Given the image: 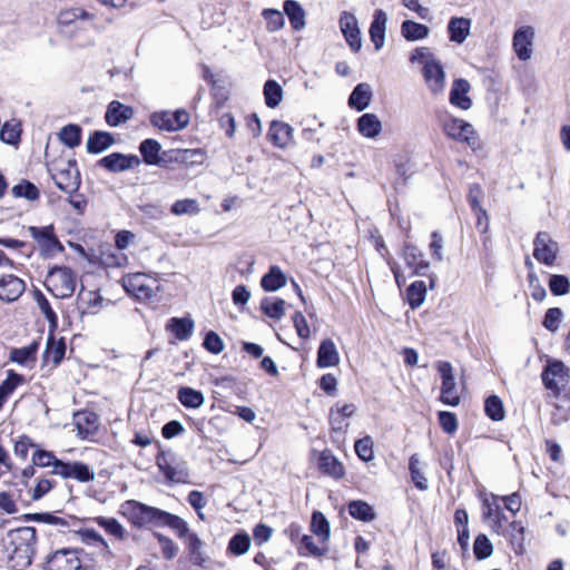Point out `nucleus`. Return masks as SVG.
I'll use <instances>...</instances> for the list:
<instances>
[{
	"instance_id": "nucleus-43",
	"label": "nucleus",
	"mask_w": 570,
	"mask_h": 570,
	"mask_svg": "<svg viewBox=\"0 0 570 570\" xmlns=\"http://www.w3.org/2000/svg\"><path fill=\"white\" fill-rule=\"evenodd\" d=\"M425 295H426L425 283L423 281L413 282L406 291V298H407V302H409V305L411 306V308H413V309L419 308L423 304V302L425 299Z\"/></svg>"
},
{
	"instance_id": "nucleus-63",
	"label": "nucleus",
	"mask_w": 570,
	"mask_h": 570,
	"mask_svg": "<svg viewBox=\"0 0 570 570\" xmlns=\"http://www.w3.org/2000/svg\"><path fill=\"white\" fill-rule=\"evenodd\" d=\"M355 452L362 461L368 462L373 459V441L370 436H365L355 442Z\"/></svg>"
},
{
	"instance_id": "nucleus-11",
	"label": "nucleus",
	"mask_w": 570,
	"mask_h": 570,
	"mask_svg": "<svg viewBox=\"0 0 570 570\" xmlns=\"http://www.w3.org/2000/svg\"><path fill=\"white\" fill-rule=\"evenodd\" d=\"M81 560L77 550L61 549L53 552L47 560L46 570H80Z\"/></svg>"
},
{
	"instance_id": "nucleus-4",
	"label": "nucleus",
	"mask_w": 570,
	"mask_h": 570,
	"mask_svg": "<svg viewBox=\"0 0 570 570\" xmlns=\"http://www.w3.org/2000/svg\"><path fill=\"white\" fill-rule=\"evenodd\" d=\"M46 285L57 298H68L76 289V275L69 267L56 266L49 271Z\"/></svg>"
},
{
	"instance_id": "nucleus-29",
	"label": "nucleus",
	"mask_w": 570,
	"mask_h": 570,
	"mask_svg": "<svg viewBox=\"0 0 570 570\" xmlns=\"http://www.w3.org/2000/svg\"><path fill=\"white\" fill-rule=\"evenodd\" d=\"M372 99V88L368 83H358L348 98V105L358 111L366 109Z\"/></svg>"
},
{
	"instance_id": "nucleus-30",
	"label": "nucleus",
	"mask_w": 570,
	"mask_h": 570,
	"mask_svg": "<svg viewBox=\"0 0 570 570\" xmlns=\"http://www.w3.org/2000/svg\"><path fill=\"white\" fill-rule=\"evenodd\" d=\"M66 353V345L62 340H56L50 336L47 342L46 350L43 352V362L46 364L51 363L52 366H57L63 358Z\"/></svg>"
},
{
	"instance_id": "nucleus-2",
	"label": "nucleus",
	"mask_w": 570,
	"mask_h": 570,
	"mask_svg": "<svg viewBox=\"0 0 570 570\" xmlns=\"http://www.w3.org/2000/svg\"><path fill=\"white\" fill-rule=\"evenodd\" d=\"M165 512L136 500H127L119 507V513L136 528L161 525Z\"/></svg>"
},
{
	"instance_id": "nucleus-23",
	"label": "nucleus",
	"mask_w": 570,
	"mask_h": 570,
	"mask_svg": "<svg viewBox=\"0 0 570 570\" xmlns=\"http://www.w3.org/2000/svg\"><path fill=\"white\" fill-rule=\"evenodd\" d=\"M267 136L274 146L285 148L293 139V128L286 122L274 120L271 122Z\"/></svg>"
},
{
	"instance_id": "nucleus-36",
	"label": "nucleus",
	"mask_w": 570,
	"mask_h": 570,
	"mask_svg": "<svg viewBox=\"0 0 570 570\" xmlns=\"http://www.w3.org/2000/svg\"><path fill=\"white\" fill-rule=\"evenodd\" d=\"M177 399L188 409H199L205 402V397L200 391L187 386H183L178 390Z\"/></svg>"
},
{
	"instance_id": "nucleus-1",
	"label": "nucleus",
	"mask_w": 570,
	"mask_h": 570,
	"mask_svg": "<svg viewBox=\"0 0 570 570\" xmlns=\"http://www.w3.org/2000/svg\"><path fill=\"white\" fill-rule=\"evenodd\" d=\"M7 552L12 568L22 570L29 567L36 552L37 533L32 527H22L8 533Z\"/></svg>"
},
{
	"instance_id": "nucleus-5",
	"label": "nucleus",
	"mask_w": 570,
	"mask_h": 570,
	"mask_svg": "<svg viewBox=\"0 0 570 570\" xmlns=\"http://www.w3.org/2000/svg\"><path fill=\"white\" fill-rule=\"evenodd\" d=\"M159 470L171 483H184L188 479L186 462L173 451H163L156 458Z\"/></svg>"
},
{
	"instance_id": "nucleus-9",
	"label": "nucleus",
	"mask_w": 570,
	"mask_h": 570,
	"mask_svg": "<svg viewBox=\"0 0 570 570\" xmlns=\"http://www.w3.org/2000/svg\"><path fill=\"white\" fill-rule=\"evenodd\" d=\"M28 230L31 237L38 243L43 256L51 257L63 250L62 244L55 235L52 225L43 227L30 226Z\"/></svg>"
},
{
	"instance_id": "nucleus-24",
	"label": "nucleus",
	"mask_w": 570,
	"mask_h": 570,
	"mask_svg": "<svg viewBox=\"0 0 570 570\" xmlns=\"http://www.w3.org/2000/svg\"><path fill=\"white\" fill-rule=\"evenodd\" d=\"M132 116L134 109L131 107L114 100L107 107L105 119L109 126L117 127L131 119Z\"/></svg>"
},
{
	"instance_id": "nucleus-38",
	"label": "nucleus",
	"mask_w": 570,
	"mask_h": 570,
	"mask_svg": "<svg viewBox=\"0 0 570 570\" xmlns=\"http://www.w3.org/2000/svg\"><path fill=\"white\" fill-rule=\"evenodd\" d=\"M286 284V277L282 269L277 266H272L269 272L265 274L261 281L262 287L267 292H275Z\"/></svg>"
},
{
	"instance_id": "nucleus-31",
	"label": "nucleus",
	"mask_w": 570,
	"mask_h": 570,
	"mask_svg": "<svg viewBox=\"0 0 570 570\" xmlns=\"http://www.w3.org/2000/svg\"><path fill=\"white\" fill-rule=\"evenodd\" d=\"M139 151L147 165H159L161 161V145L156 139H145L139 145Z\"/></svg>"
},
{
	"instance_id": "nucleus-25",
	"label": "nucleus",
	"mask_w": 570,
	"mask_h": 570,
	"mask_svg": "<svg viewBox=\"0 0 570 570\" xmlns=\"http://www.w3.org/2000/svg\"><path fill=\"white\" fill-rule=\"evenodd\" d=\"M386 22V13L381 9L375 10L373 14V21L370 26V38L376 50L382 49L384 46Z\"/></svg>"
},
{
	"instance_id": "nucleus-35",
	"label": "nucleus",
	"mask_w": 570,
	"mask_h": 570,
	"mask_svg": "<svg viewBox=\"0 0 570 570\" xmlns=\"http://www.w3.org/2000/svg\"><path fill=\"white\" fill-rule=\"evenodd\" d=\"M284 11L289 19L293 29L301 30L305 27V12L297 1L286 0L284 2Z\"/></svg>"
},
{
	"instance_id": "nucleus-52",
	"label": "nucleus",
	"mask_w": 570,
	"mask_h": 570,
	"mask_svg": "<svg viewBox=\"0 0 570 570\" xmlns=\"http://www.w3.org/2000/svg\"><path fill=\"white\" fill-rule=\"evenodd\" d=\"M37 348V343H32L29 346L22 348H14L11 352V360L21 365L28 366L30 363L35 362Z\"/></svg>"
},
{
	"instance_id": "nucleus-10",
	"label": "nucleus",
	"mask_w": 570,
	"mask_h": 570,
	"mask_svg": "<svg viewBox=\"0 0 570 570\" xmlns=\"http://www.w3.org/2000/svg\"><path fill=\"white\" fill-rule=\"evenodd\" d=\"M150 124L160 130L178 131L189 124V114L184 109L174 112L157 111L151 114Z\"/></svg>"
},
{
	"instance_id": "nucleus-47",
	"label": "nucleus",
	"mask_w": 570,
	"mask_h": 570,
	"mask_svg": "<svg viewBox=\"0 0 570 570\" xmlns=\"http://www.w3.org/2000/svg\"><path fill=\"white\" fill-rule=\"evenodd\" d=\"M167 327L175 334V336L178 340L185 341L193 333L194 322L191 320H187V318L174 317L170 320V323L168 324Z\"/></svg>"
},
{
	"instance_id": "nucleus-26",
	"label": "nucleus",
	"mask_w": 570,
	"mask_h": 570,
	"mask_svg": "<svg viewBox=\"0 0 570 570\" xmlns=\"http://www.w3.org/2000/svg\"><path fill=\"white\" fill-rule=\"evenodd\" d=\"M470 88L468 80L462 78L454 80L450 91V102L462 110H468L472 105L468 96Z\"/></svg>"
},
{
	"instance_id": "nucleus-27",
	"label": "nucleus",
	"mask_w": 570,
	"mask_h": 570,
	"mask_svg": "<svg viewBox=\"0 0 570 570\" xmlns=\"http://www.w3.org/2000/svg\"><path fill=\"white\" fill-rule=\"evenodd\" d=\"M340 363L338 352L332 340H324L317 351L318 367H333Z\"/></svg>"
},
{
	"instance_id": "nucleus-39",
	"label": "nucleus",
	"mask_w": 570,
	"mask_h": 570,
	"mask_svg": "<svg viewBox=\"0 0 570 570\" xmlns=\"http://www.w3.org/2000/svg\"><path fill=\"white\" fill-rule=\"evenodd\" d=\"M501 534H504L515 552H521L524 542V528L520 522L513 521L509 523L508 528L503 530Z\"/></svg>"
},
{
	"instance_id": "nucleus-54",
	"label": "nucleus",
	"mask_w": 570,
	"mask_h": 570,
	"mask_svg": "<svg viewBox=\"0 0 570 570\" xmlns=\"http://www.w3.org/2000/svg\"><path fill=\"white\" fill-rule=\"evenodd\" d=\"M170 210L174 215L177 216L197 215L200 212V207L196 199L186 198L175 202Z\"/></svg>"
},
{
	"instance_id": "nucleus-12",
	"label": "nucleus",
	"mask_w": 570,
	"mask_h": 570,
	"mask_svg": "<svg viewBox=\"0 0 570 570\" xmlns=\"http://www.w3.org/2000/svg\"><path fill=\"white\" fill-rule=\"evenodd\" d=\"M122 283L126 292L137 299L147 301L155 295L153 286L142 273L129 274L124 277Z\"/></svg>"
},
{
	"instance_id": "nucleus-3",
	"label": "nucleus",
	"mask_w": 570,
	"mask_h": 570,
	"mask_svg": "<svg viewBox=\"0 0 570 570\" xmlns=\"http://www.w3.org/2000/svg\"><path fill=\"white\" fill-rule=\"evenodd\" d=\"M51 177L56 186L66 194H75L78 191L81 178L73 159L56 160L49 168Z\"/></svg>"
},
{
	"instance_id": "nucleus-22",
	"label": "nucleus",
	"mask_w": 570,
	"mask_h": 570,
	"mask_svg": "<svg viewBox=\"0 0 570 570\" xmlns=\"http://www.w3.org/2000/svg\"><path fill=\"white\" fill-rule=\"evenodd\" d=\"M317 465L324 474L334 479H341L345 474L343 464L330 450H324L318 454Z\"/></svg>"
},
{
	"instance_id": "nucleus-21",
	"label": "nucleus",
	"mask_w": 570,
	"mask_h": 570,
	"mask_svg": "<svg viewBox=\"0 0 570 570\" xmlns=\"http://www.w3.org/2000/svg\"><path fill=\"white\" fill-rule=\"evenodd\" d=\"M406 266L413 269V274L419 276L426 275L430 263L424 259L423 253L412 244H405L402 252Z\"/></svg>"
},
{
	"instance_id": "nucleus-55",
	"label": "nucleus",
	"mask_w": 570,
	"mask_h": 570,
	"mask_svg": "<svg viewBox=\"0 0 570 570\" xmlns=\"http://www.w3.org/2000/svg\"><path fill=\"white\" fill-rule=\"evenodd\" d=\"M250 547V538L247 533H236L228 542V551L235 556H242L248 551Z\"/></svg>"
},
{
	"instance_id": "nucleus-15",
	"label": "nucleus",
	"mask_w": 570,
	"mask_h": 570,
	"mask_svg": "<svg viewBox=\"0 0 570 570\" xmlns=\"http://www.w3.org/2000/svg\"><path fill=\"white\" fill-rule=\"evenodd\" d=\"M340 28L350 48L357 52L362 47V38L356 17L343 11L340 17Z\"/></svg>"
},
{
	"instance_id": "nucleus-53",
	"label": "nucleus",
	"mask_w": 570,
	"mask_h": 570,
	"mask_svg": "<svg viewBox=\"0 0 570 570\" xmlns=\"http://www.w3.org/2000/svg\"><path fill=\"white\" fill-rule=\"evenodd\" d=\"M79 298L81 303L86 305V311L88 313L95 314L102 307L104 298L96 291L85 292L83 289H81Z\"/></svg>"
},
{
	"instance_id": "nucleus-58",
	"label": "nucleus",
	"mask_w": 570,
	"mask_h": 570,
	"mask_svg": "<svg viewBox=\"0 0 570 570\" xmlns=\"http://www.w3.org/2000/svg\"><path fill=\"white\" fill-rule=\"evenodd\" d=\"M485 414L493 421H501L504 419V409L502 401L497 395H491L484 403Z\"/></svg>"
},
{
	"instance_id": "nucleus-44",
	"label": "nucleus",
	"mask_w": 570,
	"mask_h": 570,
	"mask_svg": "<svg viewBox=\"0 0 570 570\" xmlns=\"http://www.w3.org/2000/svg\"><path fill=\"white\" fill-rule=\"evenodd\" d=\"M63 463L62 460L56 458V455L46 450H37L32 454V464L40 468L51 466V473L57 475L58 464Z\"/></svg>"
},
{
	"instance_id": "nucleus-50",
	"label": "nucleus",
	"mask_w": 570,
	"mask_h": 570,
	"mask_svg": "<svg viewBox=\"0 0 570 570\" xmlns=\"http://www.w3.org/2000/svg\"><path fill=\"white\" fill-rule=\"evenodd\" d=\"M499 500L500 497L493 493L482 499V518L484 521L490 522L502 510Z\"/></svg>"
},
{
	"instance_id": "nucleus-64",
	"label": "nucleus",
	"mask_w": 570,
	"mask_h": 570,
	"mask_svg": "<svg viewBox=\"0 0 570 570\" xmlns=\"http://www.w3.org/2000/svg\"><path fill=\"white\" fill-rule=\"evenodd\" d=\"M549 287L553 295L560 296L569 292L570 283L564 275H552L549 281Z\"/></svg>"
},
{
	"instance_id": "nucleus-49",
	"label": "nucleus",
	"mask_w": 570,
	"mask_h": 570,
	"mask_svg": "<svg viewBox=\"0 0 570 570\" xmlns=\"http://www.w3.org/2000/svg\"><path fill=\"white\" fill-rule=\"evenodd\" d=\"M11 193L16 198H26L30 202L37 200L40 195L37 186L29 180H21L14 185Z\"/></svg>"
},
{
	"instance_id": "nucleus-61",
	"label": "nucleus",
	"mask_w": 570,
	"mask_h": 570,
	"mask_svg": "<svg viewBox=\"0 0 570 570\" xmlns=\"http://www.w3.org/2000/svg\"><path fill=\"white\" fill-rule=\"evenodd\" d=\"M482 196V189L480 185L473 184L470 186L468 199L474 212L478 213V220L481 222L482 217L487 218V212L481 207L480 197Z\"/></svg>"
},
{
	"instance_id": "nucleus-16",
	"label": "nucleus",
	"mask_w": 570,
	"mask_h": 570,
	"mask_svg": "<svg viewBox=\"0 0 570 570\" xmlns=\"http://www.w3.org/2000/svg\"><path fill=\"white\" fill-rule=\"evenodd\" d=\"M98 165L111 173H121L139 166L140 159L136 155L112 153L99 159Z\"/></svg>"
},
{
	"instance_id": "nucleus-59",
	"label": "nucleus",
	"mask_w": 570,
	"mask_h": 570,
	"mask_svg": "<svg viewBox=\"0 0 570 570\" xmlns=\"http://www.w3.org/2000/svg\"><path fill=\"white\" fill-rule=\"evenodd\" d=\"M60 140L68 147L73 148L80 144L81 129L77 125L65 126L60 134Z\"/></svg>"
},
{
	"instance_id": "nucleus-7",
	"label": "nucleus",
	"mask_w": 570,
	"mask_h": 570,
	"mask_svg": "<svg viewBox=\"0 0 570 570\" xmlns=\"http://www.w3.org/2000/svg\"><path fill=\"white\" fill-rule=\"evenodd\" d=\"M546 389L558 395L569 382V373L566 365L558 360H548L541 374Z\"/></svg>"
},
{
	"instance_id": "nucleus-13",
	"label": "nucleus",
	"mask_w": 570,
	"mask_h": 570,
	"mask_svg": "<svg viewBox=\"0 0 570 570\" xmlns=\"http://www.w3.org/2000/svg\"><path fill=\"white\" fill-rule=\"evenodd\" d=\"M57 475L62 479H75L78 482L87 483L95 480V471L88 464L80 461L65 462L58 464Z\"/></svg>"
},
{
	"instance_id": "nucleus-8",
	"label": "nucleus",
	"mask_w": 570,
	"mask_h": 570,
	"mask_svg": "<svg viewBox=\"0 0 570 570\" xmlns=\"http://www.w3.org/2000/svg\"><path fill=\"white\" fill-rule=\"evenodd\" d=\"M438 372L441 375V395L440 400L445 405L458 406L460 404V395L453 375V367L450 362L439 361L436 364Z\"/></svg>"
},
{
	"instance_id": "nucleus-62",
	"label": "nucleus",
	"mask_w": 570,
	"mask_h": 570,
	"mask_svg": "<svg viewBox=\"0 0 570 570\" xmlns=\"http://www.w3.org/2000/svg\"><path fill=\"white\" fill-rule=\"evenodd\" d=\"M262 14L266 20L268 31L276 32L284 26V17L281 11L276 9H265Z\"/></svg>"
},
{
	"instance_id": "nucleus-19",
	"label": "nucleus",
	"mask_w": 570,
	"mask_h": 570,
	"mask_svg": "<svg viewBox=\"0 0 570 570\" xmlns=\"http://www.w3.org/2000/svg\"><path fill=\"white\" fill-rule=\"evenodd\" d=\"M24 282L13 274H3L0 276V301L13 302L24 292Z\"/></svg>"
},
{
	"instance_id": "nucleus-45",
	"label": "nucleus",
	"mask_w": 570,
	"mask_h": 570,
	"mask_svg": "<svg viewBox=\"0 0 570 570\" xmlns=\"http://www.w3.org/2000/svg\"><path fill=\"white\" fill-rule=\"evenodd\" d=\"M265 102L269 108L277 107L283 99V89L275 80H267L264 85Z\"/></svg>"
},
{
	"instance_id": "nucleus-32",
	"label": "nucleus",
	"mask_w": 570,
	"mask_h": 570,
	"mask_svg": "<svg viewBox=\"0 0 570 570\" xmlns=\"http://www.w3.org/2000/svg\"><path fill=\"white\" fill-rule=\"evenodd\" d=\"M115 142L114 137L107 131H95L87 141V151L89 154H100Z\"/></svg>"
},
{
	"instance_id": "nucleus-57",
	"label": "nucleus",
	"mask_w": 570,
	"mask_h": 570,
	"mask_svg": "<svg viewBox=\"0 0 570 570\" xmlns=\"http://www.w3.org/2000/svg\"><path fill=\"white\" fill-rule=\"evenodd\" d=\"M21 128L17 121H7L0 130V139L9 145H16L20 139Z\"/></svg>"
},
{
	"instance_id": "nucleus-33",
	"label": "nucleus",
	"mask_w": 570,
	"mask_h": 570,
	"mask_svg": "<svg viewBox=\"0 0 570 570\" xmlns=\"http://www.w3.org/2000/svg\"><path fill=\"white\" fill-rule=\"evenodd\" d=\"M358 131L367 138H375L382 129L379 117L374 114H364L357 120Z\"/></svg>"
},
{
	"instance_id": "nucleus-48",
	"label": "nucleus",
	"mask_w": 570,
	"mask_h": 570,
	"mask_svg": "<svg viewBox=\"0 0 570 570\" xmlns=\"http://www.w3.org/2000/svg\"><path fill=\"white\" fill-rule=\"evenodd\" d=\"M161 525H167L175 530L179 538L187 539L191 533L189 532V528L186 521H184L180 517L171 514L169 512H165L164 519L161 521Z\"/></svg>"
},
{
	"instance_id": "nucleus-42",
	"label": "nucleus",
	"mask_w": 570,
	"mask_h": 570,
	"mask_svg": "<svg viewBox=\"0 0 570 570\" xmlns=\"http://www.w3.org/2000/svg\"><path fill=\"white\" fill-rule=\"evenodd\" d=\"M421 461L417 454H412L409 460V470L411 474V479L414 483V485L421 490L425 491L429 489L428 479L424 476L422 469H421Z\"/></svg>"
},
{
	"instance_id": "nucleus-28",
	"label": "nucleus",
	"mask_w": 570,
	"mask_h": 570,
	"mask_svg": "<svg viewBox=\"0 0 570 570\" xmlns=\"http://www.w3.org/2000/svg\"><path fill=\"white\" fill-rule=\"evenodd\" d=\"M471 20L463 17L451 18L448 24L449 38L451 41L462 43L470 35Z\"/></svg>"
},
{
	"instance_id": "nucleus-6",
	"label": "nucleus",
	"mask_w": 570,
	"mask_h": 570,
	"mask_svg": "<svg viewBox=\"0 0 570 570\" xmlns=\"http://www.w3.org/2000/svg\"><path fill=\"white\" fill-rule=\"evenodd\" d=\"M443 132L451 139L465 142L474 148L478 145V137L473 126L460 118L446 116L441 120Z\"/></svg>"
},
{
	"instance_id": "nucleus-46",
	"label": "nucleus",
	"mask_w": 570,
	"mask_h": 570,
	"mask_svg": "<svg viewBox=\"0 0 570 570\" xmlns=\"http://www.w3.org/2000/svg\"><path fill=\"white\" fill-rule=\"evenodd\" d=\"M22 383V376L10 371L7 379L0 384V410L7 402L9 396L13 393L19 384Z\"/></svg>"
},
{
	"instance_id": "nucleus-41",
	"label": "nucleus",
	"mask_w": 570,
	"mask_h": 570,
	"mask_svg": "<svg viewBox=\"0 0 570 570\" xmlns=\"http://www.w3.org/2000/svg\"><path fill=\"white\" fill-rule=\"evenodd\" d=\"M348 512L354 519L364 522H370L376 517L373 508L367 502L361 500L350 502Z\"/></svg>"
},
{
	"instance_id": "nucleus-18",
	"label": "nucleus",
	"mask_w": 570,
	"mask_h": 570,
	"mask_svg": "<svg viewBox=\"0 0 570 570\" xmlns=\"http://www.w3.org/2000/svg\"><path fill=\"white\" fill-rule=\"evenodd\" d=\"M534 29L531 26L519 28L513 36V49L520 60H528L532 55Z\"/></svg>"
},
{
	"instance_id": "nucleus-17",
	"label": "nucleus",
	"mask_w": 570,
	"mask_h": 570,
	"mask_svg": "<svg viewBox=\"0 0 570 570\" xmlns=\"http://www.w3.org/2000/svg\"><path fill=\"white\" fill-rule=\"evenodd\" d=\"M425 83L433 95L441 94L445 88V72L439 61H429L422 69Z\"/></svg>"
},
{
	"instance_id": "nucleus-40",
	"label": "nucleus",
	"mask_w": 570,
	"mask_h": 570,
	"mask_svg": "<svg viewBox=\"0 0 570 570\" xmlns=\"http://www.w3.org/2000/svg\"><path fill=\"white\" fill-rule=\"evenodd\" d=\"M90 14L81 8H70L61 10L58 14V23L61 27L77 24L81 21L88 20Z\"/></svg>"
},
{
	"instance_id": "nucleus-14",
	"label": "nucleus",
	"mask_w": 570,
	"mask_h": 570,
	"mask_svg": "<svg viewBox=\"0 0 570 570\" xmlns=\"http://www.w3.org/2000/svg\"><path fill=\"white\" fill-rule=\"evenodd\" d=\"M533 246V256L537 261L548 266L553 265L557 257L558 246L547 233H538L534 238Z\"/></svg>"
},
{
	"instance_id": "nucleus-56",
	"label": "nucleus",
	"mask_w": 570,
	"mask_h": 570,
	"mask_svg": "<svg viewBox=\"0 0 570 570\" xmlns=\"http://www.w3.org/2000/svg\"><path fill=\"white\" fill-rule=\"evenodd\" d=\"M312 531L325 542L330 539V523L322 512L315 511L312 515Z\"/></svg>"
},
{
	"instance_id": "nucleus-34",
	"label": "nucleus",
	"mask_w": 570,
	"mask_h": 570,
	"mask_svg": "<svg viewBox=\"0 0 570 570\" xmlns=\"http://www.w3.org/2000/svg\"><path fill=\"white\" fill-rule=\"evenodd\" d=\"M429 28L413 20H405L401 24V33L409 41L425 39L429 36Z\"/></svg>"
},
{
	"instance_id": "nucleus-37",
	"label": "nucleus",
	"mask_w": 570,
	"mask_h": 570,
	"mask_svg": "<svg viewBox=\"0 0 570 570\" xmlns=\"http://www.w3.org/2000/svg\"><path fill=\"white\" fill-rule=\"evenodd\" d=\"M94 521L102 528L107 534L112 535L117 540H125L127 531L122 524L115 518L96 517Z\"/></svg>"
},
{
	"instance_id": "nucleus-20",
	"label": "nucleus",
	"mask_w": 570,
	"mask_h": 570,
	"mask_svg": "<svg viewBox=\"0 0 570 570\" xmlns=\"http://www.w3.org/2000/svg\"><path fill=\"white\" fill-rule=\"evenodd\" d=\"M73 424L81 439L95 435L99 429V417L95 412L80 411L73 415Z\"/></svg>"
},
{
	"instance_id": "nucleus-60",
	"label": "nucleus",
	"mask_w": 570,
	"mask_h": 570,
	"mask_svg": "<svg viewBox=\"0 0 570 570\" xmlns=\"http://www.w3.org/2000/svg\"><path fill=\"white\" fill-rule=\"evenodd\" d=\"M474 556L479 560H484L489 558L493 552V547L491 541L485 534H479L475 538L473 546Z\"/></svg>"
},
{
	"instance_id": "nucleus-51",
	"label": "nucleus",
	"mask_w": 570,
	"mask_h": 570,
	"mask_svg": "<svg viewBox=\"0 0 570 570\" xmlns=\"http://www.w3.org/2000/svg\"><path fill=\"white\" fill-rule=\"evenodd\" d=\"M262 311L268 317L279 320L285 313V301L281 298H265L262 301Z\"/></svg>"
}]
</instances>
